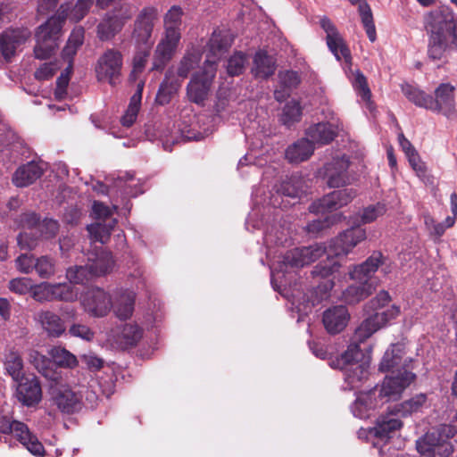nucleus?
Masks as SVG:
<instances>
[{
	"mask_svg": "<svg viewBox=\"0 0 457 457\" xmlns=\"http://www.w3.org/2000/svg\"><path fill=\"white\" fill-rule=\"evenodd\" d=\"M28 360L40 373L46 377L48 376L46 368L49 361L45 355L35 349H31L28 353Z\"/></svg>",
	"mask_w": 457,
	"mask_h": 457,
	"instance_id": "nucleus-55",
	"label": "nucleus"
},
{
	"mask_svg": "<svg viewBox=\"0 0 457 457\" xmlns=\"http://www.w3.org/2000/svg\"><path fill=\"white\" fill-rule=\"evenodd\" d=\"M397 415L399 414L393 408L392 411L379 416L376 426L369 430V438L378 440L372 443L375 447H379L378 441L386 442L403 428V422Z\"/></svg>",
	"mask_w": 457,
	"mask_h": 457,
	"instance_id": "nucleus-15",
	"label": "nucleus"
},
{
	"mask_svg": "<svg viewBox=\"0 0 457 457\" xmlns=\"http://www.w3.org/2000/svg\"><path fill=\"white\" fill-rule=\"evenodd\" d=\"M54 287V301L74 302L78 299V291L73 286L55 283Z\"/></svg>",
	"mask_w": 457,
	"mask_h": 457,
	"instance_id": "nucleus-47",
	"label": "nucleus"
},
{
	"mask_svg": "<svg viewBox=\"0 0 457 457\" xmlns=\"http://www.w3.org/2000/svg\"><path fill=\"white\" fill-rule=\"evenodd\" d=\"M91 4L92 0H79L71 12V20L76 22L80 21L89 10Z\"/></svg>",
	"mask_w": 457,
	"mask_h": 457,
	"instance_id": "nucleus-62",
	"label": "nucleus"
},
{
	"mask_svg": "<svg viewBox=\"0 0 457 457\" xmlns=\"http://www.w3.org/2000/svg\"><path fill=\"white\" fill-rule=\"evenodd\" d=\"M29 33L25 29L6 30L0 34V52L6 61L15 54L19 46L29 38Z\"/></svg>",
	"mask_w": 457,
	"mask_h": 457,
	"instance_id": "nucleus-22",
	"label": "nucleus"
},
{
	"mask_svg": "<svg viewBox=\"0 0 457 457\" xmlns=\"http://www.w3.org/2000/svg\"><path fill=\"white\" fill-rule=\"evenodd\" d=\"M18 245L21 250H32L37 245V239L32 231H24L17 237Z\"/></svg>",
	"mask_w": 457,
	"mask_h": 457,
	"instance_id": "nucleus-59",
	"label": "nucleus"
},
{
	"mask_svg": "<svg viewBox=\"0 0 457 457\" xmlns=\"http://www.w3.org/2000/svg\"><path fill=\"white\" fill-rule=\"evenodd\" d=\"M247 59L241 52L236 53L228 61L227 71L230 76H238L245 69Z\"/></svg>",
	"mask_w": 457,
	"mask_h": 457,
	"instance_id": "nucleus-52",
	"label": "nucleus"
},
{
	"mask_svg": "<svg viewBox=\"0 0 457 457\" xmlns=\"http://www.w3.org/2000/svg\"><path fill=\"white\" fill-rule=\"evenodd\" d=\"M84 311L90 316L102 318L112 310L111 295L100 287L87 289L79 297Z\"/></svg>",
	"mask_w": 457,
	"mask_h": 457,
	"instance_id": "nucleus-13",
	"label": "nucleus"
},
{
	"mask_svg": "<svg viewBox=\"0 0 457 457\" xmlns=\"http://www.w3.org/2000/svg\"><path fill=\"white\" fill-rule=\"evenodd\" d=\"M350 315L343 305L334 306L323 313V324L329 334L341 332L347 325Z\"/></svg>",
	"mask_w": 457,
	"mask_h": 457,
	"instance_id": "nucleus-23",
	"label": "nucleus"
},
{
	"mask_svg": "<svg viewBox=\"0 0 457 457\" xmlns=\"http://www.w3.org/2000/svg\"><path fill=\"white\" fill-rule=\"evenodd\" d=\"M424 407H428L427 395L419 394L409 400L396 404L394 409L402 417H407L421 411Z\"/></svg>",
	"mask_w": 457,
	"mask_h": 457,
	"instance_id": "nucleus-36",
	"label": "nucleus"
},
{
	"mask_svg": "<svg viewBox=\"0 0 457 457\" xmlns=\"http://www.w3.org/2000/svg\"><path fill=\"white\" fill-rule=\"evenodd\" d=\"M116 224L115 220H108V222L102 223L96 221L87 226V229L89 234L90 240L94 243L105 244L111 235V232Z\"/></svg>",
	"mask_w": 457,
	"mask_h": 457,
	"instance_id": "nucleus-40",
	"label": "nucleus"
},
{
	"mask_svg": "<svg viewBox=\"0 0 457 457\" xmlns=\"http://www.w3.org/2000/svg\"><path fill=\"white\" fill-rule=\"evenodd\" d=\"M61 10L58 17H51L37 30L34 53L37 59L49 58L58 46L62 23L68 16V7L62 5Z\"/></svg>",
	"mask_w": 457,
	"mask_h": 457,
	"instance_id": "nucleus-9",
	"label": "nucleus"
},
{
	"mask_svg": "<svg viewBox=\"0 0 457 457\" xmlns=\"http://www.w3.org/2000/svg\"><path fill=\"white\" fill-rule=\"evenodd\" d=\"M428 55L432 61H441L445 58L450 47V38L428 36Z\"/></svg>",
	"mask_w": 457,
	"mask_h": 457,
	"instance_id": "nucleus-42",
	"label": "nucleus"
},
{
	"mask_svg": "<svg viewBox=\"0 0 457 457\" xmlns=\"http://www.w3.org/2000/svg\"><path fill=\"white\" fill-rule=\"evenodd\" d=\"M82 396L69 387H62L54 395V403L65 413H72L80 409Z\"/></svg>",
	"mask_w": 457,
	"mask_h": 457,
	"instance_id": "nucleus-30",
	"label": "nucleus"
},
{
	"mask_svg": "<svg viewBox=\"0 0 457 457\" xmlns=\"http://www.w3.org/2000/svg\"><path fill=\"white\" fill-rule=\"evenodd\" d=\"M454 15L448 8L430 12L425 17V28L428 36L450 38L454 28Z\"/></svg>",
	"mask_w": 457,
	"mask_h": 457,
	"instance_id": "nucleus-14",
	"label": "nucleus"
},
{
	"mask_svg": "<svg viewBox=\"0 0 457 457\" xmlns=\"http://www.w3.org/2000/svg\"><path fill=\"white\" fill-rule=\"evenodd\" d=\"M181 82L179 79L170 80V76L167 74L157 94L158 102L162 104H167L170 96L178 91Z\"/></svg>",
	"mask_w": 457,
	"mask_h": 457,
	"instance_id": "nucleus-46",
	"label": "nucleus"
},
{
	"mask_svg": "<svg viewBox=\"0 0 457 457\" xmlns=\"http://www.w3.org/2000/svg\"><path fill=\"white\" fill-rule=\"evenodd\" d=\"M276 70L274 59L264 51H259L253 57L252 74L257 79H267L273 75Z\"/></svg>",
	"mask_w": 457,
	"mask_h": 457,
	"instance_id": "nucleus-32",
	"label": "nucleus"
},
{
	"mask_svg": "<svg viewBox=\"0 0 457 457\" xmlns=\"http://www.w3.org/2000/svg\"><path fill=\"white\" fill-rule=\"evenodd\" d=\"M48 353L54 362L60 367L74 368L78 364L76 356L63 347L54 346Z\"/></svg>",
	"mask_w": 457,
	"mask_h": 457,
	"instance_id": "nucleus-43",
	"label": "nucleus"
},
{
	"mask_svg": "<svg viewBox=\"0 0 457 457\" xmlns=\"http://www.w3.org/2000/svg\"><path fill=\"white\" fill-rule=\"evenodd\" d=\"M381 263L382 254L380 253H374L365 262L355 266L354 269L350 271V276L353 279L360 282H367V279L376 272Z\"/></svg>",
	"mask_w": 457,
	"mask_h": 457,
	"instance_id": "nucleus-33",
	"label": "nucleus"
},
{
	"mask_svg": "<svg viewBox=\"0 0 457 457\" xmlns=\"http://www.w3.org/2000/svg\"><path fill=\"white\" fill-rule=\"evenodd\" d=\"M45 169L46 165L42 162H29L17 169L12 182L18 187H28L41 177Z\"/></svg>",
	"mask_w": 457,
	"mask_h": 457,
	"instance_id": "nucleus-24",
	"label": "nucleus"
},
{
	"mask_svg": "<svg viewBox=\"0 0 457 457\" xmlns=\"http://www.w3.org/2000/svg\"><path fill=\"white\" fill-rule=\"evenodd\" d=\"M4 369L14 381H19L24 377L23 361L20 353L14 349H10L5 354L4 361Z\"/></svg>",
	"mask_w": 457,
	"mask_h": 457,
	"instance_id": "nucleus-39",
	"label": "nucleus"
},
{
	"mask_svg": "<svg viewBox=\"0 0 457 457\" xmlns=\"http://www.w3.org/2000/svg\"><path fill=\"white\" fill-rule=\"evenodd\" d=\"M391 296L381 290L365 305L366 318L355 329L352 341L361 344L400 314V307L390 304Z\"/></svg>",
	"mask_w": 457,
	"mask_h": 457,
	"instance_id": "nucleus-3",
	"label": "nucleus"
},
{
	"mask_svg": "<svg viewBox=\"0 0 457 457\" xmlns=\"http://www.w3.org/2000/svg\"><path fill=\"white\" fill-rule=\"evenodd\" d=\"M35 262L33 255L23 253L15 259V267L21 273L29 274L35 269Z\"/></svg>",
	"mask_w": 457,
	"mask_h": 457,
	"instance_id": "nucleus-57",
	"label": "nucleus"
},
{
	"mask_svg": "<svg viewBox=\"0 0 457 457\" xmlns=\"http://www.w3.org/2000/svg\"><path fill=\"white\" fill-rule=\"evenodd\" d=\"M16 382L18 383L17 397L24 405L32 406L41 401L42 391L37 378L22 377V378Z\"/></svg>",
	"mask_w": 457,
	"mask_h": 457,
	"instance_id": "nucleus-21",
	"label": "nucleus"
},
{
	"mask_svg": "<svg viewBox=\"0 0 457 457\" xmlns=\"http://www.w3.org/2000/svg\"><path fill=\"white\" fill-rule=\"evenodd\" d=\"M87 263L88 269H91L96 278L106 275L114 267L112 253L104 250L90 253L87 256Z\"/></svg>",
	"mask_w": 457,
	"mask_h": 457,
	"instance_id": "nucleus-28",
	"label": "nucleus"
},
{
	"mask_svg": "<svg viewBox=\"0 0 457 457\" xmlns=\"http://www.w3.org/2000/svg\"><path fill=\"white\" fill-rule=\"evenodd\" d=\"M112 214V209L109 208L108 206L104 205L102 203L94 202L92 207V215L98 221L103 220L104 222H108V220H112L109 219Z\"/></svg>",
	"mask_w": 457,
	"mask_h": 457,
	"instance_id": "nucleus-60",
	"label": "nucleus"
},
{
	"mask_svg": "<svg viewBox=\"0 0 457 457\" xmlns=\"http://www.w3.org/2000/svg\"><path fill=\"white\" fill-rule=\"evenodd\" d=\"M404 345L401 344L391 345L385 352L379 363V370L382 372L392 370V374L403 373L409 370L411 359L404 358Z\"/></svg>",
	"mask_w": 457,
	"mask_h": 457,
	"instance_id": "nucleus-18",
	"label": "nucleus"
},
{
	"mask_svg": "<svg viewBox=\"0 0 457 457\" xmlns=\"http://www.w3.org/2000/svg\"><path fill=\"white\" fill-rule=\"evenodd\" d=\"M359 12L369 39L374 42L377 38V34L370 5L366 2H361Z\"/></svg>",
	"mask_w": 457,
	"mask_h": 457,
	"instance_id": "nucleus-44",
	"label": "nucleus"
},
{
	"mask_svg": "<svg viewBox=\"0 0 457 457\" xmlns=\"http://www.w3.org/2000/svg\"><path fill=\"white\" fill-rule=\"evenodd\" d=\"M54 284L43 282L38 285H33L32 297L39 303L54 301Z\"/></svg>",
	"mask_w": 457,
	"mask_h": 457,
	"instance_id": "nucleus-51",
	"label": "nucleus"
},
{
	"mask_svg": "<svg viewBox=\"0 0 457 457\" xmlns=\"http://www.w3.org/2000/svg\"><path fill=\"white\" fill-rule=\"evenodd\" d=\"M232 38L228 32L214 31L207 46L206 60L202 71L190 79L187 92L190 101L200 104L207 99L212 80L216 75V63L231 46Z\"/></svg>",
	"mask_w": 457,
	"mask_h": 457,
	"instance_id": "nucleus-2",
	"label": "nucleus"
},
{
	"mask_svg": "<svg viewBox=\"0 0 457 457\" xmlns=\"http://www.w3.org/2000/svg\"><path fill=\"white\" fill-rule=\"evenodd\" d=\"M279 84L282 89H277L274 92L275 98L281 102L287 96H288L289 90L295 88L301 79L296 71H285L278 73Z\"/></svg>",
	"mask_w": 457,
	"mask_h": 457,
	"instance_id": "nucleus-35",
	"label": "nucleus"
},
{
	"mask_svg": "<svg viewBox=\"0 0 457 457\" xmlns=\"http://www.w3.org/2000/svg\"><path fill=\"white\" fill-rule=\"evenodd\" d=\"M133 13L134 10L132 6L122 4L110 14L117 22H120L123 28L126 22L132 18Z\"/></svg>",
	"mask_w": 457,
	"mask_h": 457,
	"instance_id": "nucleus-58",
	"label": "nucleus"
},
{
	"mask_svg": "<svg viewBox=\"0 0 457 457\" xmlns=\"http://www.w3.org/2000/svg\"><path fill=\"white\" fill-rule=\"evenodd\" d=\"M0 433L5 435L12 434L33 455L37 457L44 456L45 449L43 445L29 431L26 424L13 420L7 416H0Z\"/></svg>",
	"mask_w": 457,
	"mask_h": 457,
	"instance_id": "nucleus-11",
	"label": "nucleus"
},
{
	"mask_svg": "<svg viewBox=\"0 0 457 457\" xmlns=\"http://www.w3.org/2000/svg\"><path fill=\"white\" fill-rule=\"evenodd\" d=\"M182 10L172 6L164 16V33L158 43L153 69L161 70L175 54L181 38Z\"/></svg>",
	"mask_w": 457,
	"mask_h": 457,
	"instance_id": "nucleus-5",
	"label": "nucleus"
},
{
	"mask_svg": "<svg viewBox=\"0 0 457 457\" xmlns=\"http://www.w3.org/2000/svg\"><path fill=\"white\" fill-rule=\"evenodd\" d=\"M123 66L122 54L116 49H107L98 59L96 75L98 81L115 85Z\"/></svg>",
	"mask_w": 457,
	"mask_h": 457,
	"instance_id": "nucleus-12",
	"label": "nucleus"
},
{
	"mask_svg": "<svg viewBox=\"0 0 457 457\" xmlns=\"http://www.w3.org/2000/svg\"><path fill=\"white\" fill-rule=\"evenodd\" d=\"M356 195L357 193L353 188L334 191L313 203L311 211L316 213L336 211L352 202Z\"/></svg>",
	"mask_w": 457,
	"mask_h": 457,
	"instance_id": "nucleus-17",
	"label": "nucleus"
},
{
	"mask_svg": "<svg viewBox=\"0 0 457 457\" xmlns=\"http://www.w3.org/2000/svg\"><path fill=\"white\" fill-rule=\"evenodd\" d=\"M200 62V55L198 53H187L181 59L178 69L177 74L180 79H186L188 73L195 68Z\"/></svg>",
	"mask_w": 457,
	"mask_h": 457,
	"instance_id": "nucleus-50",
	"label": "nucleus"
},
{
	"mask_svg": "<svg viewBox=\"0 0 457 457\" xmlns=\"http://www.w3.org/2000/svg\"><path fill=\"white\" fill-rule=\"evenodd\" d=\"M366 238L365 229L356 227L344 231L337 237L331 240L328 246L314 245L308 247L295 248L288 251L282 259L271 264V283L278 287L286 286L284 278L286 274L294 269L308 265L311 262L326 255V261H322L312 270L315 276L328 277L338 270V264L333 261L334 257L348 254L360 242Z\"/></svg>",
	"mask_w": 457,
	"mask_h": 457,
	"instance_id": "nucleus-1",
	"label": "nucleus"
},
{
	"mask_svg": "<svg viewBox=\"0 0 457 457\" xmlns=\"http://www.w3.org/2000/svg\"><path fill=\"white\" fill-rule=\"evenodd\" d=\"M455 433L453 426L441 425L417 440V451L422 457H448L453 452L449 439Z\"/></svg>",
	"mask_w": 457,
	"mask_h": 457,
	"instance_id": "nucleus-8",
	"label": "nucleus"
},
{
	"mask_svg": "<svg viewBox=\"0 0 457 457\" xmlns=\"http://www.w3.org/2000/svg\"><path fill=\"white\" fill-rule=\"evenodd\" d=\"M303 193V181L302 178L294 176L290 179L284 180L279 187L277 189V195H272L270 204L273 207H280L281 203L278 201V197L283 195L290 198L301 197Z\"/></svg>",
	"mask_w": 457,
	"mask_h": 457,
	"instance_id": "nucleus-29",
	"label": "nucleus"
},
{
	"mask_svg": "<svg viewBox=\"0 0 457 457\" xmlns=\"http://www.w3.org/2000/svg\"><path fill=\"white\" fill-rule=\"evenodd\" d=\"M312 145L330 143L337 136L335 127L330 123H318L310 127L306 132Z\"/></svg>",
	"mask_w": 457,
	"mask_h": 457,
	"instance_id": "nucleus-31",
	"label": "nucleus"
},
{
	"mask_svg": "<svg viewBox=\"0 0 457 457\" xmlns=\"http://www.w3.org/2000/svg\"><path fill=\"white\" fill-rule=\"evenodd\" d=\"M320 25L326 33L327 45L337 60L344 61L345 70L352 80L353 87L361 100L366 103L368 107L371 106V92L368 86L365 76L359 71H352V56L349 48L346 46L344 39L340 36L335 24L330 19L324 16L320 20Z\"/></svg>",
	"mask_w": 457,
	"mask_h": 457,
	"instance_id": "nucleus-4",
	"label": "nucleus"
},
{
	"mask_svg": "<svg viewBox=\"0 0 457 457\" xmlns=\"http://www.w3.org/2000/svg\"><path fill=\"white\" fill-rule=\"evenodd\" d=\"M33 284L29 278H16L10 280L8 288L18 295H25L32 291Z\"/></svg>",
	"mask_w": 457,
	"mask_h": 457,
	"instance_id": "nucleus-56",
	"label": "nucleus"
},
{
	"mask_svg": "<svg viewBox=\"0 0 457 457\" xmlns=\"http://www.w3.org/2000/svg\"><path fill=\"white\" fill-rule=\"evenodd\" d=\"M143 87V82L138 83L136 93L130 98L129 104L120 119L123 127H131L137 120L141 105Z\"/></svg>",
	"mask_w": 457,
	"mask_h": 457,
	"instance_id": "nucleus-37",
	"label": "nucleus"
},
{
	"mask_svg": "<svg viewBox=\"0 0 457 457\" xmlns=\"http://www.w3.org/2000/svg\"><path fill=\"white\" fill-rule=\"evenodd\" d=\"M123 28L110 13H106L97 25L96 34L101 41H110L121 31Z\"/></svg>",
	"mask_w": 457,
	"mask_h": 457,
	"instance_id": "nucleus-38",
	"label": "nucleus"
},
{
	"mask_svg": "<svg viewBox=\"0 0 457 457\" xmlns=\"http://www.w3.org/2000/svg\"><path fill=\"white\" fill-rule=\"evenodd\" d=\"M402 89L408 99L416 105L434 112H440L445 108H451L454 105L455 87L450 83L440 84L435 89L434 96L410 85L403 86Z\"/></svg>",
	"mask_w": 457,
	"mask_h": 457,
	"instance_id": "nucleus-7",
	"label": "nucleus"
},
{
	"mask_svg": "<svg viewBox=\"0 0 457 457\" xmlns=\"http://www.w3.org/2000/svg\"><path fill=\"white\" fill-rule=\"evenodd\" d=\"M41 278H49L55 273L54 260L46 255L36 258L35 269Z\"/></svg>",
	"mask_w": 457,
	"mask_h": 457,
	"instance_id": "nucleus-49",
	"label": "nucleus"
},
{
	"mask_svg": "<svg viewBox=\"0 0 457 457\" xmlns=\"http://www.w3.org/2000/svg\"><path fill=\"white\" fill-rule=\"evenodd\" d=\"M69 333L72 337H79L86 341H91L94 338V332L84 324H73L69 329Z\"/></svg>",
	"mask_w": 457,
	"mask_h": 457,
	"instance_id": "nucleus-61",
	"label": "nucleus"
},
{
	"mask_svg": "<svg viewBox=\"0 0 457 457\" xmlns=\"http://www.w3.org/2000/svg\"><path fill=\"white\" fill-rule=\"evenodd\" d=\"M375 287L365 281L361 285H353L348 287L343 294L344 300L348 303H356L368 297Z\"/></svg>",
	"mask_w": 457,
	"mask_h": 457,
	"instance_id": "nucleus-41",
	"label": "nucleus"
},
{
	"mask_svg": "<svg viewBox=\"0 0 457 457\" xmlns=\"http://www.w3.org/2000/svg\"><path fill=\"white\" fill-rule=\"evenodd\" d=\"M349 161L344 155L334 158L331 162L326 163L320 174L327 179L328 187H344L350 183V177L347 173Z\"/></svg>",
	"mask_w": 457,
	"mask_h": 457,
	"instance_id": "nucleus-16",
	"label": "nucleus"
},
{
	"mask_svg": "<svg viewBox=\"0 0 457 457\" xmlns=\"http://www.w3.org/2000/svg\"><path fill=\"white\" fill-rule=\"evenodd\" d=\"M378 400V397L373 393V389L360 393L352 405L353 415L360 419L369 418L372 411L383 405Z\"/></svg>",
	"mask_w": 457,
	"mask_h": 457,
	"instance_id": "nucleus-26",
	"label": "nucleus"
},
{
	"mask_svg": "<svg viewBox=\"0 0 457 457\" xmlns=\"http://www.w3.org/2000/svg\"><path fill=\"white\" fill-rule=\"evenodd\" d=\"M386 212V207L382 204H377L374 205H370L363 209L361 214V222L370 223L376 220L378 217L384 215Z\"/></svg>",
	"mask_w": 457,
	"mask_h": 457,
	"instance_id": "nucleus-54",
	"label": "nucleus"
},
{
	"mask_svg": "<svg viewBox=\"0 0 457 457\" xmlns=\"http://www.w3.org/2000/svg\"><path fill=\"white\" fill-rule=\"evenodd\" d=\"M416 376L411 370H404L403 373H395L386 376L381 384L377 385L373 393L378 397L382 404L397 401L401 398L403 391L414 381Z\"/></svg>",
	"mask_w": 457,
	"mask_h": 457,
	"instance_id": "nucleus-10",
	"label": "nucleus"
},
{
	"mask_svg": "<svg viewBox=\"0 0 457 457\" xmlns=\"http://www.w3.org/2000/svg\"><path fill=\"white\" fill-rule=\"evenodd\" d=\"M314 146L308 139H301L288 146L286 157L290 162H301L307 160L313 153Z\"/></svg>",
	"mask_w": 457,
	"mask_h": 457,
	"instance_id": "nucleus-34",
	"label": "nucleus"
},
{
	"mask_svg": "<svg viewBox=\"0 0 457 457\" xmlns=\"http://www.w3.org/2000/svg\"><path fill=\"white\" fill-rule=\"evenodd\" d=\"M150 51L148 48L139 50L133 58L132 75L141 72L145 68Z\"/></svg>",
	"mask_w": 457,
	"mask_h": 457,
	"instance_id": "nucleus-63",
	"label": "nucleus"
},
{
	"mask_svg": "<svg viewBox=\"0 0 457 457\" xmlns=\"http://www.w3.org/2000/svg\"><path fill=\"white\" fill-rule=\"evenodd\" d=\"M59 226L56 220L46 219L38 224V229L42 236L46 238L53 237L56 235Z\"/></svg>",
	"mask_w": 457,
	"mask_h": 457,
	"instance_id": "nucleus-64",
	"label": "nucleus"
},
{
	"mask_svg": "<svg viewBox=\"0 0 457 457\" xmlns=\"http://www.w3.org/2000/svg\"><path fill=\"white\" fill-rule=\"evenodd\" d=\"M287 240V233L285 229L279 230L277 228H271L264 234V243L268 248L272 245H283Z\"/></svg>",
	"mask_w": 457,
	"mask_h": 457,
	"instance_id": "nucleus-53",
	"label": "nucleus"
},
{
	"mask_svg": "<svg viewBox=\"0 0 457 457\" xmlns=\"http://www.w3.org/2000/svg\"><path fill=\"white\" fill-rule=\"evenodd\" d=\"M370 356H363L359 343L352 341L332 366L344 371L345 381L350 388L359 387L370 375Z\"/></svg>",
	"mask_w": 457,
	"mask_h": 457,
	"instance_id": "nucleus-6",
	"label": "nucleus"
},
{
	"mask_svg": "<svg viewBox=\"0 0 457 457\" xmlns=\"http://www.w3.org/2000/svg\"><path fill=\"white\" fill-rule=\"evenodd\" d=\"M301 115L302 109L299 103L295 100H291L286 104L283 109L281 120L285 125L290 126L298 121Z\"/></svg>",
	"mask_w": 457,
	"mask_h": 457,
	"instance_id": "nucleus-48",
	"label": "nucleus"
},
{
	"mask_svg": "<svg viewBox=\"0 0 457 457\" xmlns=\"http://www.w3.org/2000/svg\"><path fill=\"white\" fill-rule=\"evenodd\" d=\"M34 320L48 337H60L66 331L64 320L50 310L38 311L34 316Z\"/></svg>",
	"mask_w": 457,
	"mask_h": 457,
	"instance_id": "nucleus-20",
	"label": "nucleus"
},
{
	"mask_svg": "<svg viewBox=\"0 0 457 457\" xmlns=\"http://www.w3.org/2000/svg\"><path fill=\"white\" fill-rule=\"evenodd\" d=\"M142 337V329L137 323H126L112 330L109 341L120 346H131L136 345Z\"/></svg>",
	"mask_w": 457,
	"mask_h": 457,
	"instance_id": "nucleus-25",
	"label": "nucleus"
},
{
	"mask_svg": "<svg viewBox=\"0 0 457 457\" xmlns=\"http://www.w3.org/2000/svg\"><path fill=\"white\" fill-rule=\"evenodd\" d=\"M136 294L130 290H120L116 293L112 308L119 320L129 319L134 312Z\"/></svg>",
	"mask_w": 457,
	"mask_h": 457,
	"instance_id": "nucleus-27",
	"label": "nucleus"
},
{
	"mask_svg": "<svg viewBox=\"0 0 457 457\" xmlns=\"http://www.w3.org/2000/svg\"><path fill=\"white\" fill-rule=\"evenodd\" d=\"M158 12L154 7L144 8L137 17L134 24L133 37L139 44H146L152 36Z\"/></svg>",
	"mask_w": 457,
	"mask_h": 457,
	"instance_id": "nucleus-19",
	"label": "nucleus"
},
{
	"mask_svg": "<svg viewBox=\"0 0 457 457\" xmlns=\"http://www.w3.org/2000/svg\"><path fill=\"white\" fill-rule=\"evenodd\" d=\"M66 278L71 283L83 284L96 278L91 269H88V263L85 266H76L67 270Z\"/></svg>",
	"mask_w": 457,
	"mask_h": 457,
	"instance_id": "nucleus-45",
	"label": "nucleus"
}]
</instances>
